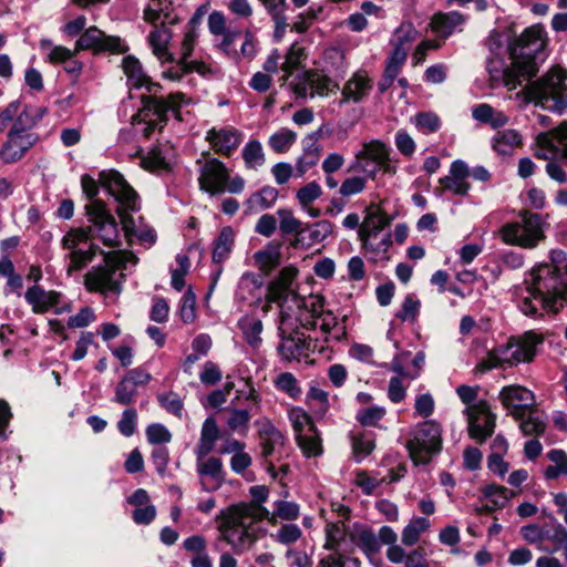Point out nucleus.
Returning a JSON list of instances; mask_svg holds the SVG:
<instances>
[{
    "label": "nucleus",
    "mask_w": 567,
    "mask_h": 567,
    "mask_svg": "<svg viewBox=\"0 0 567 567\" xmlns=\"http://www.w3.org/2000/svg\"><path fill=\"white\" fill-rule=\"evenodd\" d=\"M351 553L358 547L367 557L372 558L380 553L377 534L368 526L354 524L349 532Z\"/></svg>",
    "instance_id": "26"
},
{
    "label": "nucleus",
    "mask_w": 567,
    "mask_h": 567,
    "mask_svg": "<svg viewBox=\"0 0 567 567\" xmlns=\"http://www.w3.org/2000/svg\"><path fill=\"white\" fill-rule=\"evenodd\" d=\"M136 257L128 250H111L104 254V262L93 266L84 275V287L89 292L107 296H118L125 281L124 270L130 261L136 262Z\"/></svg>",
    "instance_id": "4"
},
{
    "label": "nucleus",
    "mask_w": 567,
    "mask_h": 567,
    "mask_svg": "<svg viewBox=\"0 0 567 567\" xmlns=\"http://www.w3.org/2000/svg\"><path fill=\"white\" fill-rule=\"evenodd\" d=\"M566 80L567 71L560 65H554L524 87L525 100L543 110L563 115L567 111Z\"/></svg>",
    "instance_id": "5"
},
{
    "label": "nucleus",
    "mask_w": 567,
    "mask_h": 567,
    "mask_svg": "<svg viewBox=\"0 0 567 567\" xmlns=\"http://www.w3.org/2000/svg\"><path fill=\"white\" fill-rule=\"evenodd\" d=\"M306 58L305 49L298 43H293L285 55V61L281 63L284 75L281 76L282 83H286L293 72L299 68L301 61Z\"/></svg>",
    "instance_id": "48"
},
{
    "label": "nucleus",
    "mask_w": 567,
    "mask_h": 567,
    "mask_svg": "<svg viewBox=\"0 0 567 567\" xmlns=\"http://www.w3.org/2000/svg\"><path fill=\"white\" fill-rule=\"evenodd\" d=\"M307 399L309 402H313V413L318 417H323L329 409V393L320 388L311 386L307 393Z\"/></svg>",
    "instance_id": "63"
},
{
    "label": "nucleus",
    "mask_w": 567,
    "mask_h": 567,
    "mask_svg": "<svg viewBox=\"0 0 567 567\" xmlns=\"http://www.w3.org/2000/svg\"><path fill=\"white\" fill-rule=\"evenodd\" d=\"M421 311V301L414 293H408L400 308L395 312V319H399L401 322H410L415 323L420 316Z\"/></svg>",
    "instance_id": "46"
},
{
    "label": "nucleus",
    "mask_w": 567,
    "mask_h": 567,
    "mask_svg": "<svg viewBox=\"0 0 567 567\" xmlns=\"http://www.w3.org/2000/svg\"><path fill=\"white\" fill-rule=\"evenodd\" d=\"M442 429L440 424L433 420L424 421L416 425L411 432V437L406 442L412 461L419 464H427L433 455L437 454L442 449Z\"/></svg>",
    "instance_id": "11"
},
{
    "label": "nucleus",
    "mask_w": 567,
    "mask_h": 567,
    "mask_svg": "<svg viewBox=\"0 0 567 567\" xmlns=\"http://www.w3.org/2000/svg\"><path fill=\"white\" fill-rule=\"evenodd\" d=\"M352 455L355 462L367 458L375 449V434L367 430H352L349 433Z\"/></svg>",
    "instance_id": "34"
},
{
    "label": "nucleus",
    "mask_w": 567,
    "mask_h": 567,
    "mask_svg": "<svg viewBox=\"0 0 567 567\" xmlns=\"http://www.w3.org/2000/svg\"><path fill=\"white\" fill-rule=\"evenodd\" d=\"M310 76L311 97H313L316 94L323 96L327 95L329 92H333L339 89L338 83H336L331 78L322 73V71L311 70Z\"/></svg>",
    "instance_id": "54"
},
{
    "label": "nucleus",
    "mask_w": 567,
    "mask_h": 567,
    "mask_svg": "<svg viewBox=\"0 0 567 567\" xmlns=\"http://www.w3.org/2000/svg\"><path fill=\"white\" fill-rule=\"evenodd\" d=\"M251 501L239 502L223 508L216 516V528L219 539L226 542L235 554H244L258 540L259 524L268 517L264 506L269 496L265 485H254L249 488Z\"/></svg>",
    "instance_id": "3"
},
{
    "label": "nucleus",
    "mask_w": 567,
    "mask_h": 567,
    "mask_svg": "<svg viewBox=\"0 0 567 567\" xmlns=\"http://www.w3.org/2000/svg\"><path fill=\"white\" fill-rule=\"evenodd\" d=\"M290 301L301 322V327L308 330L315 329L317 327V317L324 307L323 297L310 295L308 298H302L299 295H293Z\"/></svg>",
    "instance_id": "21"
},
{
    "label": "nucleus",
    "mask_w": 567,
    "mask_h": 567,
    "mask_svg": "<svg viewBox=\"0 0 567 567\" xmlns=\"http://www.w3.org/2000/svg\"><path fill=\"white\" fill-rule=\"evenodd\" d=\"M205 141L216 154L229 157L240 145L241 133L233 126L212 127Z\"/></svg>",
    "instance_id": "19"
},
{
    "label": "nucleus",
    "mask_w": 567,
    "mask_h": 567,
    "mask_svg": "<svg viewBox=\"0 0 567 567\" xmlns=\"http://www.w3.org/2000/svg\"><path fill=\"white\" fill-rule=\"evenodd\" d=\"M546 540H549L553 546H547V550H543L544 553L550 555L560 550L567 553V529L563 525L558 524L551 529H547Z\"/></svg>",
    "instance_id": "62"
},
{
    "label": "nucleus",
    "mask_w": 567,
    "mask_h": 567,
    "mask_svg": "<svg viewBox=\"0 0 567 567\" xmlns=\"http://www.w3.org/2000/svg\"><path fill=\"white\" fill-rule=\"evenodd\" d=\"M92 237V227L71 228L62 238L61 246L63 249L72 252L79 250V246L86 243Z\"/></svg>",
    "instance_id": "52"
},
{
    "label": "nucleus",
    "mask_w": 567,
    "mask_h": 567,
    "mask_svg": "<svg viewBox=\"0 0 567 567\" xmlns=\"http://www.w3.org/2000/svg\"><path fill=\"white\" fill-rule=\"evenodd\" d=\"M372 89V82L364 72L354 73L342 89L340 104L349 101L360 102Z\"/></svg>",
    "instance_id": "31"
},
{
    "label": "nucleus",
    "mask_w": 567,
    "mask_h": 567,
    "mask_svg": "<svg viewBox=\"0 0 567 567\" xmlns=\"http://www.w3.org/2000/svg\"><path fill=\"white\" fill-rule=\"evenodd\" d=\"M38 141L39 135H17L16 132H8L0 147L1 162L6 165L18 163Z\"/></svg>",
    "instance_id": "20"
},
{
    "label": "nucleus",
    "mask_w": 567,
    "mask_h": 567,
    "mask_svg": "<svg viewBox=\"0 0 567 567\" xmlns=\"http://www.w3.org/2000/svg\"><path fill=\"white\" fill-rule=\"evenodd\" d=\"M122 68L132 87H145L147 91V94L141 96L142 106L138 112L132 116L133 125H143L141 133L145 138H150L156 130L162 131L165 127L169 111L179 118L181 106L189 101L184 93H171L167 97L158 95L162 85L151 80L141 62L133 55L123 59Z\"/></svg>",
    "instance_id": "2"
},
{
    "label": "nucleus",
    "mask_w": 567,
    "mask_h": 567,
    "mask_svg": "<svg viewBox=\"0 0 567 567\" xmlns=\"http://www.w3.org/2000/svg\"><path fill=\"white\" fill-rule=\"evenodd\" d=\"M547 458L554 463L544 471L546 480H557L560 475H567V454L564 450L554 449L547 453Z\"/></svg>",
    "instance_id": "47"
},
{
    "label": "nucleus",
    "mask_w": 567,
    "mask_h": 567,
    "mask_svg": "<svg viewBox=\"0 0 567 567\" xmlns=\"http://www.w3.org/2000/svg\"><path fill=\"white\" fill-rule=\"evenodd\" d=\"M198 474L207 476L202 480V487L205 491H216L223 484V463L217 457H208L206 461L198 462Z\"/></svg>",
    "instance_id": "32"
},
{
    "label": "nucleus",
    "mask_w": 567,
    "mask_h": 567,
    "mask_svg": "<svg viewBox=\"0 0 567 567\" xmlns=\"http://www.w3.org/2000/svg\"><path fill=\"white\" fill-rule=\"evenodd\" d=\"M520 535L525 542L530 545H535L539 550H547V546L545 545L547 529L542 527L538 524H528L520 527Z\"/></svg>",
    "instance_id": "58"
},
{
    "label": "nucleus",
    "mask_w": 567,
    "mask_h": 567,
    "mask_svg": "<svg viewBox=\"0 0 567 567\" xmlns=\"http://www.w3.org/2000/svg\"><path fill=\"white\" fill-rule=\"evenodd\" d=\"M362 249L369 256V260L378 264V262H386L390 260L389 249L392 245V235L385 234L382 237L379 235H372L359 237Z\"/></svg>",
    "instance_id": "28"
},
{
    "label": "nucleus",
    "mask_w": 567,
    "mask_h": 567,
    "mask_svg": "<svg viewBox=\"0 0 567 567\" xmlns=\"http://www.w3.org/2000/svg\"><path fill=\"white\" fill-rule=\"evenodd\" d=\"M519 220L503 225L499 235L505 244L533 249L545 239V218L537 213L523 209Z\"/></svg>",
    "instance_id": "10"
},
{
    "label": "nucleus",
    "mask_w": 567,
    "mask_h": 567,
    "mask_svg": "<svg viewBox=\"0 0 567 567\" xmlns=\"http://www.w3.org/2000/svg\"><path fill=\"white\" fill-rule=\"evenodd\" d=\"M333 224L329 220H319L311 225H307L306 229V246L310 247L313 244H319L327 239L333 233Z\"/></svg>",
    "instance_id": "49"
},
{
    "label": "nucleus",
    "mask_w": 567,
    "mask_h": 567,
    "mask_svg": "<svg viewBox=\"0 0 567 567\" xmlns=\"http://www.w3.org/2000/svg\"><path fill=\"white\" fill-rule=\"evenodd\" d=\"M483 496L489 499L498 509L504 508L515 493L505 486L489 484L483 487Z\"/></svg>",
    "instance_id": "53"
},
{
    "label": "nucleus",
    "mask_w": 567,
    "mask_h": 567,
    "mask_svg": "<svg viewBox=\"0 0 567 567\" xmlns=\"http://www.w3.org/2000/svg\"><path fill=\"white\" fill-rule=\"evenodd\" d=\"M219 437V429L214 417H207L202 426L200 439L197 446L198 458L209 454Z\"/></svg>",
    "instance_id": "38"
},
{
    "label": "nucleus",
    "mask_w": 567,
    "mask_h": 567,
    "mask_svg": "<svg viewBox=\"0 0 567 567\" xmlns=\"http://www.w3.org/2000/svg\"><path fill=\"white\" fill-rule=\"evenodd\" d=\"M296 442L307 458L318 457L323 453L321 434L316 425H311L309 431L298 434Z\"/></svg>",
    "instance_id": "36"
},
{
    "label": "nucleus",
    "mask_w": 567,
    "mask_h": 567,
    "mask_svg": "<svg viewBox=\"0 0 567 567\" xmlns=\"http://www.w3.org/2000/svg\"><path fill=\"white\" fill-rule=\"evenodd\" d=\"M470 176L468 166L461 159L452 162L447 176L440 178V184L444 190L456 196H466L471 188L467 178Z\"/></svg>",
    "instance_id": "23"
},
{
    "label": "nucleus",
    "mask_w": 567,
    "mask_h": 567,
    "mask_svg": "<svg viewBox=\"0 0 567 567\" xmlns=\"http://www.w3.org/2000/svg\"><path fill=\"white\" fill-rule=\"evenodd\" d=\"M260 455L264 458L280 453L286 444V437L268 419L261 422L258 431Z\"/></svg>",
    "instance_id": "24"
},
{
    "label": "nucleus",
    "mask_w": 567,
    "mask_h": 567,
    "mask_svg": "<svg viewBox=\"0 0 567 567\" xmlns=\"http://www.w3.org/2000/svg\"><path fill=\"white\" fill-rule=\"evenodd\" d=\"M542 343L543 337L533 331L518 337H511L506 343L488 351L486 357L476 365V370L486 372L496 368L505 369L520 363H529L536 355L537 346Z\"/></svg>",
    "instance_id": "6"
},
{
    "label": "nucleus",
    "mask_w": 567,
    "mask_h": 567,
    "mask_svg": "<svg viewBox=\"0 0 567 567\" xmlns=\"http://www.w3.org/2000/svg\"><path fill=\"white\" fill-rule=\"evenodd\" d=\"M62 293L55 290H44L40 285L29 287L24 293L25 301L31 306L32 311L38 315L47 313L54 309L55 313L63 310L58 309Z\"/></svg>",
    "instance_id": "22"
},
{
    "label": "nucleus",
    "mask_w": 567,
    "mask_h": 567,
    "mask_svg": "<svg viewBox=\"0 0 567 567\" xmlns=\"http://www.w3.org/2000/svg\"><path fill=\"white\" fill-rule=\"evenodd\" d=\"M152 375L143 368L128 370L115 386L113 402L130 405L135 402L137 388L145 386Z\"/></svg>",
    "instance_id": "16"
},
{
    "label": "nucleus",
    "mask_w": 567,
    "mask_h": 567,
    "mask_svg": "<svg viewBox=\"0 0 567 567\" xmlns=\"http://www.w3.org/2000/svg\"><path fill=\"white\" fill-rule=\"evenodd\" d=\"M297 134L289 128H281L269 137V146L274 152L286 153L296 142Z\"/></svg>",
    "instance_id": "60"
},
{
    "label": "nucleus",
    "mask_w": 567,
    "mask_h": 567,
    "mask_svg": "<svg viewBox=\"0 0 567 567\" xmlns=\"http://www.w3.org/2000/svg\"><path fill=\"white\" fill-rule=\"evenodd\" d=\"M492 148L501 156H511L515 150L522 147L523 136L514 128L497 131L491 141Z\"/></svg>",
    "instance_id": "33"
},
{
    "label": "nucleus",
    "mask_w": 567,
    "mask_h": 567,
    "mask_svg": "<svg viewBox=\"0 0 567 567\" xmlns=\"http://www.w3.org/2000/svg\"><path fill=\"white\" fill-rule=\"evenodd\" d=\"M465 21V16L458 11L436 12L431 18L429 27L440 39L445 40L451 37L458 27H462Z\"/></svg>",
    "instance_id": "27"
},
{
    "label": "nucleus",
    "mask_w": 567,
    "mask_h": 567,
    "mask_svg": "<svg viewBox=\"0 0 567 567\" xmlns=\"http://www.w3.org/2000/svg\"><path fill=\"white\" fill-rule=\"evenodd\" d=\"M274 383L279 391L288 394L291 399H299L302 393L298 380L291 372L280 373Z\"/></svg>",
    "instance_id": "61"
},
{
    "label": "nucleus",
    "mask_w": 567,
    "mask_h": 567,
    "mask_svg": "<svg viewBox=\"0 0 567 567\" xmlns=\"http://www.w3.org/2000/svg\"><path fill=\"white\" fill-rule=\"evenodd\" d=\"M391 224V218L386 215V213L375 204H371L365 209V217L363 223L361 224L358 236H372L380 235L381 230L388 227Z\"/></svg>",
    "instance_id": "30"
},
{
    "label": "nucleus",
    "mask_w": 567,
    "mask_h": 567,
    "mask_svg": "<svg viewBox=\"0 0 567 567\" xmlns=\"http://www.w3.org/2000/svg\"><path fill=\"white\" fill-rule=\"evenodd\" d=\"M349 171L362 172L371 178H374L380 171L391 172L389 146L379 140L364 143L361 151L357 153Z\"/></svg>",
    "instance_id": "13"
},
{
    "label": "nucleus",
    "mask_w": 567,
    "mask_h": 567,
    "mask_svg": "<svg viewBox=\"0 0 567 567\" xmlns=\"http://www.w3.org/2000/svg\"><path fill=\"white\" fill-rule=\"evenodd\" d=\"M280 249L279 246L269 244L262 250L254 254V260L257 267L264 272L269 274L280 264Z\"/></svg>",
    "instance_id": "42"
},
{
    "label": "nucleus",
    "mask_w": 567,
    "mask_h": 567,
    "mask_svg": "<svg viewBox=\"0 0 567 567\" xmlns=\"http://www.w3.org/2000/svg\"><path fill=\"white\" fill-rule=\"evenodd\" d=\"M557 128L540 133L537 135L536 143L540 151L535 152V156L539 159H549L550 155H557L560 154L563 157V145L559 143L557 136L554 134V132Z\"/></svg>",
    "instance_id": "40"
},
{
    "label": "nucleus",
    "mask_w": 567,
    "mask_h": 567,
    "mask_svg": "<svg viewBox=\"0 0 567 567\" xmlns=\"http://www.w3.org/2000/svg\"><path fill=\"white\" fill-rule=\"evenodd\" d=\"M196 72L200 75L212 73V69L204 61H179L177 68L171 69L165 72V76L171 80H181L185 74Z\"/></svg>",
    "instance_id": "45"
},
{
    "label": "nucleus",
    "mask_w": 567,
    "mask_h": 567,
    "mask_svg": "<svg viewBox=\"0 0 567 567\" xmlns=\"http://www.w3.org/2000/svg\"><path fill=\"white\" fill-rule=\"evenodd\" d=\"M100 183L118 203L116 214L120 217L124 235L127 241L131 243L133 234L138 228L131 215V213L138 212L141 208L138 194L116 171L102 172Z\"/></svg>",
    "instance_id": "8"
},
{
    "label": "nucleus",
    "mask_w": 567,
    "mask_h": 567,
    "mask_svg": "<svg viewBox=\"0 0 567 567\" xmlns=\"http://www.w3.org/2000/svg\"><path fill=\"white\" fill-rule=\"evenodd\" d=\"M498 398L503 406L515 419L523 417L528 411L533 410L535 401L532 391L516 384L504 386Z\"/></svg>",
    "instance_id": "17"
},
{
    "label": "nucleus",
    "mask_w": 567,
    "mask_h": 567,
    "mask_svg": "<svg viewBox=\"0 0 567 567\" xmlns=\"http://www.w3.org/2000/svg\"><path fill=\"white\" fill-rule=\"evenodd\" d=\"M235 241L231 227H224L214 243L213 261L220 264L229 257Z\"/></svg>",
    "instance_id": "41"
},
{
    "label": "nucleus",
    "mask_w": 567,
    "mask_h": 567,
    "mask_svg": "<svg viewBox=\"0 0 567 567\" xmlns=\"http://www.w3.org/2000/svg\"><path fill=\"white\" fill-rule=\"evenodd\" d=\"M281 342L278 352L282 360L291 362L307 355L310 350L311 340L303 332L292 334H279Z\"/></svg>",
    "instance_id": "25"
},
{
    "label": "nucleus",
    "mask_w": 567,
    "mask_h": 567,
    "mask_svg": "<svg viewBox=\"0 0 567 567\" xmlns=\"http://www.w3.org/2000/svg\"><path fill=\"white\" fill-rule=\"evenodd\" d=\"M545 48L543 30L533 25L527 28L508 47L512 66L508 75L516 79H530L538 72L537 58Z\"/></svg>",
    "instance_id": "7"
},
{
    "label": "nucleus",
    "mask_w": 567,
    "mask_h": 567,
    "mask_svg": "<svg viewBox=\"0 0 567 567\" xmlns=\"http://www.w3.org/2000/svg\"><path fill=\"white\" fill-rule=\"evenodd\" d=\"M279 317V334H292L300 333L301 322L296 313V310L291 303L281 302Z\"/></svg>",
    "instance_id": "43"
},
{
    "label": "nucleus",
    "mask_w": 567,
    "mask_h": 567,
    "mask_svg": "<svg viewBox=\"0 0 567 567\" xmlns=\"http://www.w3.org/2000/svg\"><path fill=\"white\" fill-rule=\"evenodd\" d=\"M467 416L468 435L477 443L482 444L487 437H491L495 430L496 415L491 411L486 400H480L470 409L464 410Z\"/></svg>",
    "instance_id": "15"
},
{
    "label": "nucleus",
    "mask_w": 567,
    "mask_h": 567,
    "mask_svg": "<svg viewBox=\"0 0 567 567\" xmlns=\"http://www.w3.org/2000/svg\"><path fill=\"white\" fill-rule=\"evenodd\" d=\"M86 216L92 227V236L99 238L110 248L120 247V231L114 216L103 200H93L85 206Z\"/></svg>",
    "instance_id": "12"
},
{
    "label": "nucleus",
    "mask_w": 567,
    "mask_h": 567,
    "mask_svg": "<svg viewBox=\"0 0 567 567\" xmlns=\"http://www.w3.org/2000/svg\"><path fill=\"white\" fill-rule=\"evenodd\" d=\"M278 195L279 192L275 187L265 186L260 190L254 193L245 204L251 213L268 209L277 202Z\"/></svg>",
    "instance_id": "39"
},
{
    "label": "nucleus",
    "mask_w": 567,
    "mask_h": 567,
    "mask_svg": "<svg viewBox=\"0 0 567 567\" xmlns=\"http://www.w3.org/2000/svg\"><path fill=\"white\" fill-rule=\"evenodd\" d=\"M298 276V269L293 266L284 267L278 276L271 280L267 287L268 302H275L280 306L281 302L291 303L293 295H298L292 288V284Z\"/></svg>",
    "instance_id": "18"
},
{
    "label": "nucleus",
    "mask_w": 567,
    "mask_h": 567,
    "mask_svg": "<svg viewBox=\"0 0 567 567\" xmlns=\"http://www.w3.org/2000/svg\"><path fill=\"white\" fill-rule=\"evenodd\" d=\"M172 39V32L166 27H155L148 35V43L153 53L163 61H172V54L168 52V43Z\"/></svg>",
    "instance_id": "37"
},
{
    "label": "nucleus",
    "mask_w": 567,
    "mask_h": 567,
    "mask_svg": "<svg viewBox=\"0 0 567 567\" xmlns=\"http://www.w3.org/2000/svg\"><path fill=\"white\" fill-rule=\"evenodd\" d=\"M417 31L410 22L401 23L394 32L393 50H401L408 54L409 45L416 39Z\"/></svg>",
    "instance_id": "56"
},
{
    "label": "nucleus",
    "mask_w": 567,
    "mask_h": 567,
    "mask_svg": "<svg viewBox=\"0 0 567 567\" xmlns=\"http://www.w3.org/2000/svg\"><path fill=\"white\" fill-rule=\"evenodd\" d=\"M197 159L199 188L210 196L224 193L240 194L245 189L246 181L240 175L231 176L230 169L224 162L203 153Z\"/></svg>",
    "instance_id": "9"
},
{
    "label": "nucleus",
    "mask_w": 567,
    "mask_h": 567,
    "mask_svg": "<svg viewBox=\"0 0 567 567\" xmlns=\"http://www.w3.org/2000/svg\"><path fill=\"white\" fill-rule=\"evenodd\" d=\"M241 156L248 169H257L265 164V153L257 140H251L244 146Z\"/></svg>",
    "instance_id": "51"
},
{
    "label": "nucleus",
    "mask_w": 567,
    "mask_h": 567,
    "mask_svg": "<svg viewBox=\"0 0 567 567\" xmlns=\"http://www.w3.org/2000/svg\"><path fill=\"white\" fill-rule=\"evenodd\" d=\"M430 527V522L424 517H413L410 523L403 528L401 540L405 546L415 545L422 533Z\"/></svg>",
    "instance_id": "50"
},
{
    "label": "nucleus",
    "mask_w": 567,
    "mask_h": 567,
    "mask_svg": "<svg viewBox=\"0 0 567 567\" xmlns=\"http://www.w3.org/2000/svg\"><path fill=\"white\" fill-rule=\"evenodd\" d=\"M551 264L533 268L516 289L520 311L529 317L557 313L567 300V258L563 250L550 252Z\"/></svg>",
    "instance_id": "1"
},
{
    "label": "nucleus",
    "mask_w": 567,
    "mask_h": 567,
    "mask_svg": "<svg viewBox=\"0 0 567 567\" xmlns=\"http://www.w3.org/2000/svg\"><path fill=\"white\" fill-rule=\"evenodd\" d=\"M275 509L272 513L268 512V517L265 520L275 525L278 519L295 520L300 515L299 505L295 502L277 501L274 504Z\"/></svg>",
    "instance_id": "44"
},
{
    "label": "nucleus",
    "mask_w": 567,
    "mask_h": 567,
    "mask_svg": "<svg viewBox=\"0 0 567 567\" xmlns=\"http://www.w3.org/2000/svg\"><path fill=\"white\" fill-rule=\"evenodd\" d=\"M519 429L526 436H539L546 430V423L535 414L533 410L528 411L525 416L518 417Z\"/></svg>",
    "instance_id": "59"
},
{
    "label": "nucleus",
    "mask_w": 567,
    "mask_h": 567,
    "mask_svg": "<svg viewBox=\"0 0 567 567\" xmlns=\"http://www.w3.org/2000/svg\"><path fill=\"white\" fill-rule=\"evenodd\" d=\"M40 48L42 50H49L47 61L51 64L64 63L71 60L75 54V49L72 51L63 45H53L48 39L41 40Z\"/></svg>",
    "instance_id": "55"
},
{
    "label": "nucleus",
    "mask_w": 567,
    "mask_h": 567,
    "mask_svg": "<svg viewBox=\"0 0 567 567\" xmlns=\"http://www.w3.org/2000/svg\"><path fill=\"white\" fill-rule=\"evenodd\" d=\"M278 215L280 218L279 228L284 234H292L296 233L293 240L291 241V246L293 248L305 247L306 246V229H303L302 223L297 219L292 212L289 209H279Z\"/></svg>",
    "instance_id": "35"
},
{
    "label": "nucleus",
    "mask_w": 567,
    "mask_h": 567,
    "mask_svg": "<svg viewBox=\"0 0 567 567\" xmlns=\"http://www.w3.org/2000/svg\"><path fill=\"white\" fill-rule=\"evenodd\" d=\"M350 528H347L344 522L330 523L326 526V548L343 555L351 553V543L349 537Z\"/></svg>",
    "instance_id": "29"
},
{
    "label": "nucleus",
    "mask_w": 567,
    "mask_h": 567,
    "mask_svg": "<svg viewBox=\"0 0 567 567\" xmlns=\"http://www.w3.org/2000/svg\"><path fill=\"white\" fill-rule=\"evenodd\" d=\"M385 414V408L374 405L359 410L355 414V420L364 427H380V421Z\"/></svg>",
    "instance_id": "57"
},
{
    "label": "nucleus",
    "mask_w": 567,
    "mask_h": 567,
    "mask_svg": "<svg viewBox=\"0 0 567 567\" xmlns=\"http://www.w3.org/2000/svg\"><path fill=\"white\" fill-rule=\"evenodd\" d=\"M81 51H91L93 54H122L128 51V47L120 37L107 35L96 25H91L75 41V52Z\"/></svg>",
    "instance_id": "14"
},
{
    "label": "nucleus",
    "mask_w": 567,
    "mask_h": 567,
    "mask_svg": "<svg viewBox=\"0 0 567 567\" xmlns=\"http://www.w3.org/2000/svg\"><path fill=\"white\" fill-rule=\"evenodd\" d=\"M317 567H361V561L350 555L333 553L320 559Z\"/></svg>",
    "instance_id": "64"
}]
</instances>
